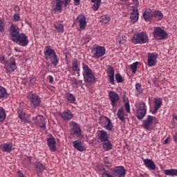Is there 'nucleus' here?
I'll return each mask as SVG.
<instances>
[{
  "label": "nucleus",
  "instance_id": "obj_1",
  "mask_svg": "<svg viewBox=\"0 0 177 177\" xmlns=\"http://www.w3.org/2000/svg\"><path fill=\"white\" fill-rule=\"evenodd\" d=\"M44 53L46 60H50V62H51V64H53L54 67H56L57 66V63H59V58H57V55H56L55 50L52 49L50 46H46L44 48Z\"/></svg>",
  "mask_w": 177,
  "mask_h": 177
},
{
  "label": "nucleus",
  "instance_id": "obj_2",
  "mask_svg": "<svg viewBox=\"0 0 177 177\" xmlns=\"http://www.w3.org/2000/svg\"><path fill=\"white\" fill-rule=\"evenodd\" d=\"M83 77L86 84H93L95 82V75L88 65L83 66Z\"/></svg>",
  "mask_w": 177,
  "mask_h": 177
},
{
  "label": "nucleus",
  "instance_id": "obj_3",
  "mask_svg": "<svg viewBox=\"0 0 177 177\" xmlns=\"http://www.w3.org/2000/svg\"><path fill=\"white\" fill-rule=\"evenodd\" d=\"M91 53L95 59L103 57L106 55V48L99 45H94L92 48Z\"/></svg>",
  "mask_w": 177,
  "mask_h": 177
},
{
  "label": "nucleus",
  "instance_id": "obj_4",
  "mask_svg": "<svg viewBox=\"0 0 177 177\" xmlns=\"http://www.w3.org/2000/svg\"><path fill=\"white\" fill-rule=\"evenodd\" d=\"M132 42L133 44H146L149 42V37L144 32H139L133 36Z\"/></svg>",
  "mask_w": 177,
  "mask_h": 177
},
{
  "label": "nucleus",
  "instance_id": "obj_5",
  "mask_svg": "<svg viewBox=\"0 0 177 177\" xmlns=\"http://www.w3.org/2000/svg\"><path fill=\"white\" fill-rule=\"evenodd\" d=\"M153 35L156 39H167L168 33L160 27H155L153 32Z\"/></svg>",
  "mask_w": 177,
  "mask_h": 177
},
{
  "label": "nucleus",
  "instance_id": "obj_6",
  "mask_svg": "<svg viewBox=\"0 0 177 177\" xmlns=\"http://www.w3.org/2000/svg\"><path fill=\"white\" fill-rule=\"evenodd\" d=\"M12 42L18 44L20 46H27L28 45V37L24 33H20L17 38L12 40Z\"/></svg>",
  "mask_w": 177,
  "mask_h": 177
},
{
  "label": "nucleus",
  "instance_id": "obj_7",
  "mask_svg": "<svg viewBox=\"0 0 177 177\" xmlns=\"http://www.w3.org/2000/svg\"><path fill=\"white\" fill-rule=\"evenodd\" d=\"M71 0H55V5L53 6V10L55 12H60L63 10L64 8H67Z\"/></svg>",
  "mask_w": 177,
  "mask_h": 177
},
{
  "label": "nucleus",
  "instance_id": "obj_8",
  "mask_svg": "<svg viewBox=\"0 0 177 177\" xmlns=\"http://www.w3.org/2000/svg\"><path fill=\"white\" fill-rule=\"evenodd\" d=\"M4 64V68L7 73H9V74L13 73L15 70L17 68V67H16V59H15L14 57L10 58V59L7 60Z\"/></svg>",
  "mask_w": 177,
  "mask_h": 177
},
{
  "label": "nucleus",
  "instance_id": "obj_9",
  "mask_svg": "<svg viewBox=\"0 0 177 177\" xmlns=\"http://www.w3.org/2000/svg\"><path fill=\"white\" fill-rule=\"evenodd\" d=\"M29 100L30 105L35 109L41 104V97H39V95L37 93H32L29 95Z\"/></svg>",
  "mask_w": 177,
  "mask_h": 177
},
{
  "label": "nucleus",
  "instance_id": "obj_10",
  "mask_svg": "<svg viewBox=\"0 0 177 177\" xmlns=\"http://www.w3.org/2000/svg\"><path fill=\"white\" fill-rule=\"evenodd\" d=\"M33 120H35V125L39 127L42 129H46V120H45L44 117L42 115H39L33 118Z\"/></svg>",
  "mask_w": 177,
  "mask_h": 177
},
{
  "label": "nucleus",
  "instance_id": "obj_11",
  "mask_svg": "<svg viewBox=\"0 0 177 177\" xmlns=\"http://www.w3.org/2000/svg\"><path fill=\"white\" fill-rule=\"evenodd\" d=\"M10 35L11 37V40L13 41L17 36L20 34V29L17 26L12 24L9 29Z\"/></svg>",
  "mask_w": 177,
  "mask_h": 177
},
{
  "label": "nucleus",
  "instance_id": "obj_12",
  "mask_svg": "<svg viewBox=\"0 0 177 177\" xmlns=\"http://www.w3.org/2000/svg\"><path fill=\"white\" fill-rule=\"evenodd\" d=\"M111 104L113 107H117V103L120 100V95L115 91H110L109 93Z\"/></svg>",
  "mask_w": 177,
  "mask_h": 177
},
{
  "label": "nucleus",
  "instance_id": "obj_13",
  "mask_svg": "<svg viewBox=\"0 0 177 177\" xmlns=\"http://www.w3.org/2000/svg\"><path fill=\"white\" fill-rule=\"evenodd\" d=\"M100 124H101L102 127L106 128L107 131H111V129H113V123L111 122V120L106 116L102 118Z\"/></svg>",
  "mask_w": 177,
  "mask_h": 177
},
{
  "label": "nucleus",
  "instance_id": "obj_14",
  "mask_svg": "<svg viewBox=\"0 0 177 177\" xmlns=\"http://www.w3.org/2000/svg\"><path fill=\"white\" fill-rule=\"evenodd\" d=\"M157 57H158V54L156 53H149L148 55V66L149 67H153V66H156L157 63Z\"/></svg>",
  "mask_w": 177,
  "mask_h": 177
},
{
  "label": "nucleus",
  "instance_id": "obj_15",
  "mask_svg": "<svg viewBox=\"0 0 177 177\" xmlns=\"http://www.w3.org/2000/svg\"><path fill=\"white\" fill-rule=\"evenodd\" d=\"M113 174L117 177H125L127 175V171L122 166H118L113 169Z\"/></svg>",
  "mask_w": 177,
  "mask_h": 177
},
{
  "label": "nucleus",
  "instance_id": "obj_16",
  "mask_svg": "<svg viewBox=\"0 0 177 177\" xmlns=\"http://www.w3.org/2000/svg\"><path fill=\"white\" fill-rule=\"evenodd\" d=\"M131 24H135L139 20V10L134 7L132 8V12L130 13Z\"/></svg>",
  "mask_w": 177,
  "mask_h": 177
},
{
  "label": "nucleus",
  "instance_id": "obj_17",
  "mask_svg": "<svg viewBox=\"0 0 177 177\" xmlns=\"http://www.w3.org/2000/svg\"><path fill=\"white\" fill-rule=\"evenodd\" d=\"M106 68H107V74H108L109 82L112 85H115V82H114V68L109 65L106 66Z\"/></svg>",
  "mask_w": 177,
  "mask_h": 177
},
{
  "label": "nucleus",
  "instance_id": "obj_18",
  "mask_svg": "<svg viewBox=\"0 0 177 177\" xmlns=\"http://www.w3.org/2000/svg\"><path fill=\"white\" fill-rule=\"evenodd\" d=\"M76 20L80 24V28L84 30L85 27H86V18H85V16L83 15H80L77 16Z\"/></svg>",
  "mask_w": 177,
  "mask_h": 177
},
{
  "label": "nucleus",
  "instance_id": "obj_19",
  "mask_svg": "<svg viewBox=\"0 0 177 177\" xmlns=\"http://www.w3.org/2000/svg\"><path fill=\"white\" fill-rule=\"evenodd\" d=\"M153 120H154V117L148 115L147 118L145 120H143L142 127L144 129L149 130L150 125L153 124Z\"/></svg>",
  "mask_w": 177,
  "mask_h": 177
},
{
  "label": "nucleus",
  "instance_id": "obj_20",
  "mask_svg": "<svg viewBox=\"0 0 177 177\" xmlns=\"http://www.w3.org/2000/svg\"><path fill=\"white\" fill-rule=\"evenodd\" d=\"M47 145L50 151H56V141L53 136L47 139Z\"/></svg>",
  "mask_w": 177,
  "mask_h": 177
},
{
  "label": "nucleus",
  "instance_id": "obj_21",
  "mask_svg": "<svg viewBox=\"0 0 177 177\" xmlns=\"http://www.w3.org/2000/svg\"><path fill=\"white\" fill-rule=\"evenodd\" d=\"M144 164L148 169H151V171H154L156 169V163L151 159H145L143 160Z\"/></svg>",
  "mask_w": 177,
  "mask_h": 177
},
{
  "label": "nucleus",
  "instance_id": "obj_22",
  "mask_svg": "<svg viewBox=\"0 0 177 177\" xmlns=\"http://www.w3.org/2000/svg\"><path fill=\"white\" fill-rule=\"evenodd\" d=\"M161 106H162V100H161V98L155 99L153 106L154 109L152 111V114H156Z\"/></svg>",
  "mask_w": 177,
  "mask_h": 177
},
{
  "label": "nucleus",
  "instance_id": "obj_23",
  "mask_svg": "<svg viewBox=\"0 0 177 177\" xmlns=\"http://www.w3.org/2000/svg\"><path fill=\"white\" fill-rule=\"evenodd\" d=\"M61 116L64 121H70V120H71V118L74 117V115H73V113H71V111L70 110H67L66 111L61 113Z\"/></svg>",
  "mask_w": 177,
  "mask_h": 177
},
{
  "label": "nucleus",
  "instance_id": "obj_24",
  "mask_svg": "<svg viewBox=\"0 0 177 177\" xmlns=\"http://www.w3.org/2000/svg\"><path fill=\"white\" fill-rule=\"evenodd\" d=\"M73 147L77 149L79 151H85V150H86V148L82 145V142H81V141L75 140L73 141Z\"/></svg>",
  "mask_w": 177,
  "mask_h": 177
},
{
  "label": "nucleus",
  "instance_id": "obj_25",
  "mask_svg": "<svg viewBox=\"0 0 177 177\" xmlns=\"http://www.w3.org/2000/svg\"><path fill=\"white\" fill-rule=\"evenodd\" d=\"M81 64L80 63L79 60L77 59H74L72 62V68L73 71H76L77 73V75H80V65Z\"/></svg>",
  "mask_w": 177,
  "mask_h": 177
},
{
  "label": "nucleus",
  "instance_id": "obj_26",
  "mask_svg": "<svg viewBox=\"0 0 177 177\" xmlns=\"http://www.w3.org/2000/svg\"><path fill=\"white\" fill-rule=\"evenodd\" d=\"M100 133L98 136V139L100 140V142H102V143L107 142V140H109V135L107 133L104 131H100Z\"/></svg>",
  "mask_w": 177,
  "mask_h": 177
},
{
  "label": "nucleus",
  "instance_id": "obj_27",
  "mask_svg": "<svg viewBox=\"0 0 177 177\" xmlns=\"http://www.w3.org/2000/svg\"><path fill=\"white\" fill-rule=\"evenodd\" d=\"M102 145L105 151H109L113 149V144H111L109 140L102 142Z\"/></svg>",
  "mask_w": 177,
  "mask_h": 177
},
{
  "label": "nucleus",
  "instance_id": "obj_28",
  "mask_svg": "<svg viewBox=\"0 0 177 177\" xmlns=\"http://www.w3.org/2000/svg\"><path fill=\"white\" fill-rule=\"evenodd\" d=\"M164 174L167 176H177V169H166L164 171Z\"/></svg>",
  "mask_w": 177,
  "mask_h": 177
},
{
  "label": "nucleus",
  "instance_id": "obj_29",
  "mask_svg": "<svg viewBox=\"0 0 177 177\" xmlns=\"http://www.w3.org/2000/svg\"><path fill=\"white\" fill-rule=\"evenodd\" d=\"M8 96L9 95L6 91V88H5V87H3L2 86H0V99H8Z\"/></svg>",
  "mask_w": 177,
  "mask_h": 177
},
{
  "label": "nucleus",
  "instance_id": "obj_30",
  "mask_svg": "<svg viewBox=\"0 0 177 177\" xmlns=\"http://www.w3.org/2000/svg\"><path fill=\"white\" fill-rule=\"evenodd\" d=\"M65 97L66 99V100H68V102H69V103H75V96H74L73 95V93H66L65 94Z\"/></svg>",
  "mask_w": 177,
  "mask_h": 177
},
{
  "label": "nucleus",
  "instance_id": "obj_31",
  "mask_svg": "<svg viewBox=\"0 0 177 177\" xmlns=\"http://www.w3.org/2000/svg\"><path fill=\"white\" fill-rule=\"evenodd\" d=\"M73 128L74 133H76L77 136H81V127H80V124L73 122Z\"/></svg>",
  "mask_w": 177,
  "mask_h": 177
},
{
  "label": "nucleus",
  "instance_id": "obj_32",
  "mask_svg": "<svg viewBox=\"0 0 177 177\" xmlns=\"http://www.w3.org/2000/svg\"><path fill=\"white\" fill-rule=\"evenodd\" d=\"M153 17L157 21H159V20H162V17H164V15H162V12L161 11H155L153 12V15H152Z\"/></svg>",
  "mask_w": 177,
  "mask_h": 177
},
{
  "label": "nucleus",
  "instance_id": "obj_33",
  "mask_svg": "<svg viewBox=\"0 0 177 177\" xmlns=\"http://www.w3.org/2000/svg\"><path fill=\"white\" fill-rule=\"evenodd\" d=\"M100 171L103 172L102 174V177H114V176L111 174L109 171H106V169L103 166L100 167Z\"/></svg>",
  "mask_w": 177,
  "mask_h": 177
},
{
  "label": "nucleus",
  "instance_id": "obj_34",
  "mask_svg": "<svg viewBox=\"0 0 177 177\" xmlns=\"http://www.w3.org/2000/svg\"><path fill=\"white\" fill-rule=\"evenodd\" d=\"M35 168H36V171L37 172H40L41 174V172H44L45 169H46V167H45V165L41 162H37L36 164Z\"/></svg>",
  "mask_w": 177,
  "mask_h": 177
},
{
  "label": "nucleus",
  "instance_id": "obj_35",
  "mask_svg": "<svg viewBox=\"0 0 177 177\" xmlns=\"http://www.w3.org/2000/svg\"><path fill=\"white\" fill-rule=\"evenodd\" d=\"M117 115L118 118H119L120 121H125V118L124 117V109H122V108L118 109Z\"/></svg>",
  "mask_w": 177,
  "mask_h": 177
},
{
  "label": "nucleus",
  "instance_id": "obj_36",
  "mask_svg": "<svg viewBox=\"0 0 177 177\" xmlns=\"http://www.w3.org/2000/svg\"><path fill=\"white\" fill-rule=\"evenodd\" d=\"M91 2H93V10H97L100 7V4L102 3V0H91Z\"/></svg>",
  "mask_w": 177,
  "mask_h": 177
},
{
  "label": "nucleus",
  "instance_id": "obj_37",
  "mask_svg": "<svg viewBox=\"0 0 177 177\" xmlns=\"http://www.w3.org/2000/svg\"><path fill=\"white\" fill-rule=\"evenodd\" d=\"M142 16L145 20H146V21H150V20L153 19V14H151L149 12H147V11L144 12L142 14Z\"/></svg>",
  "mask_w": 177,
  "mask_h": 177
},
{
  "label": "nucleus",
  "instance_id": "obj_38",
  "mask_svg": "<svg viewBox=\"0 0 177 177\" xmlns=\"http://www.w3.org/2000/svg\"><path fill=\"white\" fill-rule=\"evenodd\" d=\"M1 150L6 153H10L12 151V147L9 144H3Z\"/></svg>",
  "mask_w": 177,
  "mask_h": 177
},
{
  "label": "nucleus",
  "instance_id": "obj_39",
  "mask_svg": "<svg viewBox=\"0 0 177 177\" xmlns=\"http://www.w3.org/2000/svg\"><path fill=\"white\" fill-rule=\"evenodd\" d=\"M5 118H6V113H5V109L3 108L0 107V122H3L5 121Z\"/></svg>",
  "mask_w": 177,
  "mask_h": 177
},
{
  "label": "nucleus",
  "instance_id": "obj_40",
  "mask_svg": "<svg viewBox=\"0 0 177 177\" xmlns=\"http://www.w3.org/2000/svg\"><path fill=\"white\" fill-rule=\"evenodd\" d=\"M110 21V17H109V16L107 15H102L100 17V23H102V24H107L109 23V21Z\"/></svg>",
  "mask_w": 177,
  "mask_h": 177
},
{
  "label": "nucleus",
  "instance_id": "obj_41",
  "mask_svg": "<svg viewBox=\"0 0 177 177\" xmlns=\"http://www.w3.org/2000/svg\"><path fill=\"white\" fill-rule=\"evenodd\" d=\"M54 27L55 30L57 31V32H64V28L63 27V25L60 24H56L54 25Z\"/></svg>",
  "mask_w": 177,
  "mask_h": 177
},
{
  "label": "nucleus",
  "instance_id": "obj_42",
  "mask_svg": "<svg viewBox=\"0 0 177 177\" xmlns=\"http://www.w3.org/2000/svg\"><path fill=\"white\" fill-rule=\"evenodd\" d=\"M146 111H138L137 118L138 120H143L146 115Z\"/></svg>",
  "mask_w": 177,
  "mask_h": 177
},
{
  "label": "nucleus",
  "instance_id": "obj_43",
  "mask_svg": "<svg viewBox=\"0 0 177 177\" xmlns=\"http://www.w3.org/2000/svg\"><path fill=\"white\" fill-rule=\"evenodd\" d=\"M139 64V62H136L132 64L130 66V68L132 70L133 74L136 73V71L138 70V65Z\"/></svg>",
  "mask_w": 177,
  "mask_h": 177
},
{
  "label": "nucleus",
  "instance_id": "obj_44",
  "mask_svg": "<svg viewBox=\"0 0 177 177\" xmlns=\"http://www.w3.org/2000/svg\"><path fill=\"white\" fill-rule=\"evenodd\" d=\"M115 80L117 82L121 84L122 82H124V78H122V76H121V74L120 73H116L115 75Z\"/></svg>",
  "mask_w": 177,
  "mask_h": 177
},
{
  "label": "nucleus",
  "instance_id": "obj_45",
  "mask_svg": "<svg viewBox=\"0 0 177 177\" xmlns=\"http://www.w3.org/2000/svg\"><path fill=\"white\" fill-rule=\"evenodd\" d=\"M18 117L21 120H22L26 117V113H24L21 109H18Z\"/></svg>",
  "mask_w": 177,
  "mask_h": 177
},
{
  "label": "nucleus",
  "instance_id": "obj_46",
  "mask_svg": "<svg viewBox=\"0 0 177 177\" xmlns=\"http://www.w3.org/2000/svg\"><path fill=\"white\" fill-rule=\"evenodd\" d=\"M145 107L146 104H145V102L140 103L138 111H147Z\"/></svg>",
  "mask_w": 177,
  "mask_h": 177
},
{
  "label": "nucleus",
  "instance_id": "obj_47",
  "mask_svg": "<svg viewBox=\"0 0 177 177\" xmlns=\"http://www.w3.org/2000/svg\"><path fill=\"white\" fill-rule=\"evenodd\" d=\"M12 21H15V22L20 21V15H19V13L14 14Z\"/></svg>",
  "mask_w": 177,
  "mask_h": 177
},
{
  "label": "nucleus",
  "instance_id": "obj_48",
  "mask_svg": "<svg viewBox=\"0 0 177 177\" xmlns=\"http://www.w3.org/2000/svg\"><path fill=\"white\" fill-rule=\"evenodd\" d=\"M5 31V22L0 19V32Z\"/></svg>",
  "mask_w": 177,
  "mask_h": 177
},
{
  "label": "nucleus",
  "instance_id": "obj_49",
  "mask_svg": "<svg viewBox=\"0 0 177 177\" xmlns=\"http://www.w3.org/2000/svg\"><path fill=\"white\" fill-rule=\"evenodd\" d=\"M136 89L138 91V92H139V93H142V92H143V90L142 89V85L139 83L136 84Z\"/></svg>",
  "mask_w": 177,
  "mask_h": 177
},
{
  "label": "nucleus",
  "instance_id": "obj_50",
  "mask_svg": "<svg viewBox=\"0 0 177 177\" xmlns=\"http://www.w3.org/2000/svg\"><path fill=\"white\" fill-rule=\"evenodd\" d=\"M124 107L127 113H131V106H129V102H126L124 104Z\"/></svg>",
  "mask_w": 177,
  "mask_h": 177
},
{
  "label": "nucleus",
  "instance_id": "obj_51",
  "mask_svg": "<svg viewBox=\"0 0 177 177\" xmlns=\"http://www.w3.org/2000/svg\"><path fill=\"white\" fill-rule=\"evenodd\" d=\"M29 83L31 85H34V84H35V82H37V79L35 77H29Z\"/></svg>",
  "mask_w": 177,
  "mask_h": 177
},
{
  "label": "nucleus",
  "instance_id": "obj_52",
  "mask_svg": "<svg viewBox=\"0 0 177 177\" xmlns=\"http://www.w3.org/2000/svg\"><path fill=\"white\" fill-rule=\"evenodd\" d=\"M17 177H26L24 174H23V171L19 170L17 173Z\"/></svg>",
  "mask_w": 177,
  "mask_h": 177
},
{
  "label": "nucleus",
  "instance_id": "obj_53",
  "mask_svg": "<svg viewBox=\"0 0 177 177\" xmlns=\"http://www.w3.org/2000/svg\"><path fill=\"white\" fill-rule=\"evenodd\" d=\"M0 63L5 64L6 63V59H5V56L0 55Z\"/></svg>",
  "mask_w": 177,
  "mask_h": 177
},
{
  "label": "nucleus",
  "instance_id": "obj_54",
  "mask_svg": "<svg viewBox=\"0 0 177 177\" xmlns=\"http://www.w3.org/2000/svg\"><path fill=\"white\" fill-rule=\"evenodd\" d=\"M118 44H125V39L124 38L117 39ZM120 39V40H119Z\"/></svg>",
  "mask_w": 177,
  "mask_h": 177
},
{
  "label": "nucleus",
  "instance_id": "obj_55",
  "mask_svg": "<svg viewBox=\"0 0 177 177\" xmlns=\"http://www.w3.org/2000/svg\"><path fill=\"white\" fill-rule=\"evenodd\" d=\"M21 121H22V122H24L25 124H30V120H28V119L24 118Z\"/></svg>",
  "mask_w": 177,
  "mask_h": 177
},
{
  "label": "nucleus",
  "instance_id": "obj_56",
  "mask_svg": "<svg viewBox=\"0 0 177 177\" xmlns=\"http://www.w3.org/2000/svg\"><path fill=\"white\" fill-rule=\"evenodd\" d=\"M133 2L135 3L136 5V8H138V6H139V1L138 0H133ZM135 7H133V8Z\"/></svg>",
  "mask_w": 177,
  "mask_h": 177
},
{
  "label": "nucleus",
  "instance_id": "obj_57",
  "mask_svg": "<svg viewBox=\"0 0 177 177\" xmlns=\"http://www.w3.org/2000/svg\"><path fill=\"white\" fill-rule=\"evenodd\" d=\"M49 82L52 84L53 82V77L51 75L48 76Z\"/></svg>",
  "mask_w": 177,
  "mask_h": 177
},
{
  "label": "nucleus",
  "instance_id": "obj_58",
  "mask_svg": "<svg viewBox=\"0 0 177 177\" xmlns=\"http://www.w3.org/2000/svg\"><path fill=\"white\" fill-rule=\"evenodd\" d=\"M81 84H82V80H76L75 85H81Z\"/></svg>",
  "mask_w": 177,
  "mask_h": 177
},
{
  "label": "nucleus",
  "instance_id": "obj_59",
  "mask_svg": "<svg viewBox=\"0 0 177 177\" xmlns=\"http://www.w3.org/2000/svg\"><path fill=\"white\" fill-rule=\"evenodd\" d=\"M104 162L106 167H109V165H110V162L106 160H104Z\"/></svg>",
  "mask_w": 177,
  "mask_h": 177
},
{
  "label": "nucleus",
  "instance_id": "obj_60",
  "mask_svg": "<svg viewBox=\"0 0 177 177\" xmlns=\"http://www.w3.org/2000/svg\"><path fill=\"white\" fill-rule=\"evenodd\" d=\"M75 5H80V0H74Z\"/></svg>",
  "mask_w": 177,
  "mask_h": 177
},
{
  "label": "nucleus",
  "instance_id": "obj_61",
  "mask_svg": "<svg viewBox=\"0 0 177 177\" xmlns=\"http://www.w3.org/2000/svg\"><path fill=\"white\" fill-rule=\"evenodd\" d=\"M168 139H169V138H166V139L164 140V142H163L164 145H168Z\"/></svg>",
  "mask_w": 177,
  "mask_h": 177
},
{
  "label": "nucleus",
  "instance_id": "obj_62",
  "mask_svg": "<svg viewBox=\"0 0 177 177\" xmlns=\"http://www.w3.org/2000/svg\"><path fill=\"white\" fill-rule=\"evenodd\" d=\"M72 81H73V82L75 84H75L77 83V79H75V77H73V79H72Z\"/></svg>",
  "mask_w": 177,
  "mask_h": 177
},
{
  "label": "nucleus",
  "instance_id": "obj_63",
  "mask_svg": "<svg viewBox=\"0 0 177 177\" xmlns=\"http://www.w3.org/2000/svg\"><path fill=\"white\" fill-rule=\"evenodd\" d=\"M174 142H177V133L174 135Z\"/></svg>",
  "mask_w": 177,
  "mask_h": 177
},
{
  "label": "nucleus",
  "instance_id": "obj_64",
  "mask_svg": "<svg viewBox=\"0 0 177 177\" xmlns=\"http://www.w3.org/2000/svg\"><path fill=\"white\" fill-rule=\"evenodd\" d=\"M174 118H175V120H176V121H177V116H175Z\"/></svg>",
  "mask_w": 177,
  "mask_h": 177
}]
</instances>
